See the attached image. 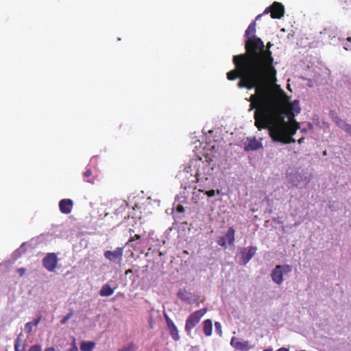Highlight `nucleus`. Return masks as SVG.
<instances>
[{"mask_svg":"<svg viewBox=\"0 0 351 351\" xmlns=\"http://www.w3.org/2000/svg\"><path fill=\"white\" fill-rule=\"evenodd\" d=\"M235 230L232 227H230L226 233L225 238L226 241L229 245H232L234 242Z\"/></svg>","mask_w":351,"mask_h":351,"instance_id":"obj_18","label":"nucleus"},{"mask_svg":"<svg viewBox=\"0 0 351 351\" xmlns=\"http://www.w3.org/2000/svg\"><path fill=\"white\" fill-rule=\"evenodd\" d=\"M203 331L206 336H210L213 332V323L209 319L203 322Z\"/></svg>","mask_w":351,"mask_h":351,"instance_id":"obj_15","label":"nucleus"},{"mask_svg":"<svg viewBox=\"0 0 351 351\" xmlns=\"http://www.w3.org/2000/svg\"><path fill=\"white\" fill-rule=\"evenodd\" d=\"M343 130H345L346 132L349 133L351 135V125L347 123L344 124L343 127L342 128Z\"/></svg>","mask_w":351,"mask_h":351,"instance_id":"obj_27","label":"nucleus"},{"mask_svg":"<svg viewBox=\"0 0 351 351\" xmlns=\"http://www.w3.org/2000/svg\"><path fill=\"white\" fill-rule=\"evenodd\" d=\"M226 238L223 237H221L217 241L218 245L225 248L226 247Z\"/></svg>","mask_w":351,"mask_h":351,"instance_id":"obj_23","label":"nucleus"},{"mask_svg":"<svg viewBox=\"0 0 351 351\" xmlns=\"http://www.w3.org/2000/svg\"><path fill=\"white\" fill-rule=\"evenodd\" d=\"M263 351H272L271 349H265Z\"/></svg>","mask_w":351,"mask_h":351,"instance_id":"obj_38","label":"nucleus"},{"mask_svg":"<svg viewBox=\"0 0 351 351\" xmlns=\"http://www.w3.org/2000/svg\"><path fill=\"white\" fill-rule=\"evenodd\" d=\"M330 117L332 119V121L339 128H342L346 121H344L342 119H341L335 110H331L329 112Z\"/></svg>","mask_w":351,"mask_h":351,"instance_id":"obj_14","label":"nucleus"},{"mask_svg":"<svg viewBox=\"0 0 351 351\" xmlns=\"http://www.w3.org/2000/svg\"><path fill=\"white\" fill-rule=\"evenodd\" d=\"M292 271V267L289 265H278L275 267L271 273V278L274 283L280 285L283 282V275Z\"/></svg>","mask_w":351,"mask_h":351,"instance_id":"obj_3","label":"nucleus"},{"mask_svg":"<svg viewBox=\"0 0 351 351\" xmlns=\"http://www.w3.org/2000/svg\"><path fill=\"white\" fill-rule=\"evenodd\" d=\"M26 271V269L24 267L19 268L17 269V272L19 274L20 276H23Z\"/></svg>","mask_w":351,"mask_h":351,"instance_id":"obj_31","label":"nucleus"},{"mask_svg":"<svg viewBox=\"0 0 351 351\" xmlns=\"http://www.w3.org/2000/svg\"><path fill=\"white\" fill-rule=\"evenodd\" d=\"M132 272V270L131 269H129L125 271V274L128 275V274H130Z\"/></svg>","mask_w":351,"mask_h":351,"instance_id":"obj_35","label":"nucleus"},{"mask_svg":"<svg viewBox=\"0 0 351 351\" xmlns=\"http://www.w3.org/2000/svg\"><path fill=\"white\" fill-rule=\"evenodd\" d=\"M206 311L207 308H204L193 312L188 317L185 324V330L187 333L189 334L191 330L197 326Z\"/></svg>","mask_w":351,"mask_h":351,"instance_id":"obj_5","label":"nucleus"},{"mask_svg":"<svg viewBox=\"0 0 351 351\" xmlns=\"http://www.w3.org/2000/svg\"><path fill=\"white\" fill-rule=\"evenodd\" d=\"M215 331L217 333H218L220 336L222 335V329L221 324L218 322H216L215 323Z\"/></svg>","mask_w":351,"mask_h":351,"instance_id":"obj_22","label":"nucleus"},{"mask_svg":"<svg viewBox=\"0 0 351 351\" xmlns=\"http://www.w3.org/2000/svg\"><path fill=\"white\" fill-rule=\"evenodd\" d=\"M104 256L110 261L120 263L123 256V247H117L114 251L107 250Z\"/></svg>","mask_w":351,"mask_h":351,"instance_id":"obj_8","label":"nucleus"},{"mask_svg":"<svg viewBox=\"0 0 351 351\" xmlns=\"http://www.w3.org/2000/svg\"><path fill=\"white\" fill-rule=\"evenodd\" d=\"M93 174L92 170L90 169H86L85 172L84 173V176L86 178L90 177Z\"/></svg>","mask_w":351,"mask_h":351,"instance_id":"obj_29","label":"nucleus"},{"mask_svg":"<svg viewBox=\"0 0 351 351\" xmlns=\"http://www.w3.org/2000/svg\"><path fill=\"white\" fill-rule=\"evenodd\" d=\"M304 140V138H303V137H302V138H300V139L298 140V143H299L300 144H301L302 143H303Z\"/></svg>","mask_w":351,"mask_h":351,"instance_id":"obj_36","label":"nucleus"},{"mask_svg":"<svg viewBox=\"0 0 351 351\" xmlns=\"http://www.w3.org/2000/svg\"><path fill=\"white\" fill-rule=\"evenodd\" d=\"M250 110L256 109L254 114V125L258 130H268L274 142L283 144L295 143L293 136L300 127L294 120V114L289 112L287 117L290 123L285 120V113L282 110L277 90L259 95H251Z\"/></svg>","mask_w":351,"mask_h":351,"instance_id":"obj_2","label":"nucleus"},{"mask_svg":"<svg viewBox=\"0 0 351 351\" xmlns=\"http://www.w3.org/2000/svg\"><path fill=\"white\" fill-rule=\"evenodd\" d=\"M129 232H130V233H132V232H134V230H133L132 229H130Z\"/></svg>","mask_w":351,"mask_h":351,"instance_id":"obj_40","label":"nucleus"},{"mask_svg":"<svg viewBox=\"0 0 351 351\" xmlns=\"http://www.w3.org/2000/svg\"><path fill=\"white\" fill-rule=\"evenodd\" d=\"M136 347L133 342L129 343L128 344L124 346L119 351H136Z\"/></svg>","mask_w":351,"mask_h":351,"instance_id":"obj_21","label":"nucleus"},{"mask_svg":"<svg viewBox=\"0 0 351 351\" xmlns=\"http://www.w3.org/2000/svg\"><path fill=\"white\" fill-rule=\"evenodd\" d=\"M271 42L265 46L260 38L245 40V53L233 56L235 69L228 72L227 78L234 80L239 78V88H254L253 95H259L277 90V71L274 66V59L270 51Z\"/></svg>","mask_w":351,"mask_h":351,"instance_id":"obj_1","label":"nucleus"},{"mask_svg":"<svg viewBox=\"0 0 351 351\" xmlns=\"http://www.w3.org/2000/svg\"><path fill=\"white\" fill-rule=\"evenodd\" d=\"M95 348V343L93 341H82L80 350L82 351H93Z\"/></svg>","mask_w":351,"mask_h":351,"instance_id":"obj_19","label":"nucleus"},{"mask_svg":"<svg viewBox=\"0 0 351 351\" xmlns=\"http://www.w3.org/2000/svg\"><path fill=\"white\" fill-rule=\"evenodd\" d=\"M141 238V237L139 234H135L133 237H130V238L129 241H128L127 244H129V243L134 241L135 240H138Z\"/></svg>","mask_w":351,"mask_h":351,"instance_id":"obj_28","label":"nucleus"},{"mask_svg":"<svg viewBox=\"0 0 351 351\" xmlns=\"http://www.w3.org/2000/svg\"><path fill=\"white\" fill-rule=\"evenodd\" d=\"M347 40H348V41L351 42V37H348V38H347Z\"/></svg>","mask_w":351,"mask_h":351,"instance_id":"obj_39","label":"nucleus"},{"mask_svg":"<svg viewBox=\"0 0 351 351\" xmlns=\"http://www.w3.org/2000/svg\"><path fill=\"white\" fill-rule=\"evenodd\" d=\"M45 351H56V349L53 347H49L46 348Z\"/></svg>","mask_w":351,"mask_h":351,"instance_id":"obj_33","label":"nucleus"},{"mask_svg":"<svg viewBox=\"0 0 351 351\" xmlns=\"http://www.w3.org/2000/svg\"><path fill=\"white\" fill-rule=\"evenodd\" d=\"M256 250L257 247L254 246L241 248L237 255V258L239 259V263L243 265H246L255 255Z\"/></svg>","mask_w":351,"mask_h":351,"instance_id":"obj_6","label":"nucleus"},{"mask_svg":"<svg viewBox=\"0 0 351 351\" xmlns=\"http://www.w3.org/2000/svg\"><path fill=\"white\" fill-rule=\"evenodd\" d=\"M72 316H73V313L70 312L69 313H68L66 316H64L61 319L60 323L62 324H65Z\"/></svg>","mask_w":351,"mask_h":351,"instance_id":"obj_24","label":"nucleus"},{"mask_svg":"<svg viewBox=\"0 0 351 351\" xmlns=\"http://www.w3.org/2000/svg\"><path fill=\"white\" fill-rule=\"evenodd\" d=\"M231 345L237 350L241 351H247L250 349L249 341L240 339L233 337L230 342Z\"/></svg>","mask_w":351,"mask_h":351,"instance_id":"obj_10","label":"nucleus"},{"mask_svg":"<svg viewBox=\"0 0 351 351\" xmlns=\"http://www.w3.org/2000/svg\"><path fill=\"white\" fill-rule=\"evenodd\" d=\"M205 194H206L208 197H213L215 195V191L213 189L206 191Z\"/></svg>","mask_w":351,"mask_h":351,"instance_id":"obj_30","label":"nucleus"},{"mask_svg":"<svg viewBox=\"0 0 351 351\" xmlns=\"http://www.w3.org/2000/svg\"><path fill=\"white\" fill-rule=\"evenodd\" d=\"M294 110H295L297 113H299V112H300V108H299V107H298V108H294Z\"/></svg>","mask_w":351,"mask_h":351,"instance_id":"obj_37","label":"nucleus"},{"mask_svg":"<svg viewBox=\"0 0 351 351\" xmlns=\"http://www.w3.org/2000/svg\"><path fill=\"white\" fill-rule=\"evenodd\" d=\"M114 289H112L108 284L104 285L99 291V295L102 297H107L114 293Z\"/></svg>","mask_w":351,"mask_h":351,"instance_id":"obj_16","label":"nucleus"},{"mask_svg":"<svg viewBox=\"0 0 351 351\" xmlns=\"http://www.w3.org/2000/svg\"><path fill=\"white\" fill-rule=\"evenodd\" d=\"M263 147L262 143L261 141L257 140L255 137L254 138H247V142L245 143V150L247 152L249 151H255Z\"/></svg>","mask_w":351,"mask_h":351,"instance_id":"obj_11","label":"nucleus"},{"mask_svg":"<svg viewBox=\"0 0 351 351\" xmlns=\"http://www.w3.org/2000/svg\"><path fill=\"white\" fill-rule=\"evenodd\" d=\"M28 351H42V347L40 345H34L31 346Z\"/></svg>","mask_w":351,"mask_h":351,"instance_id":"obj_25","label":"nucleus"},{"mask_svg":"<svg viewBox=\"0 0 351 351\" xmlns=\"http://www.w3.org/2000/svg\"><path fill=\"white\" fill-rule=\"evenodd\" d=\"M41 320V317H38L32 322H29L25 325V331L27 334H30L32 332L33 326H36Z\"/></svg>","mask_w":351,"mask_h":351,"instance_id":"obj_17","label":"nucleus"},{"mask_svg":"<svg viewBox=\"0 0 351 351\" xmlns=\"http://www.w3.org/2000/svg\"><path fill=\"white\" fill-rule=\"evenodd\" d=\"M58 261V257L55 253H49L43 259V264L49 271H53L57 267Z\"/></svg>","mask_w":351,"mask_h":351,"instance_id":"obj_7","label":"nucleus"},{"mask_svg":"<svg viewBox=\"0 0 351 351\" xmlns=\"http://www.w3.org/2000/svg\"><path fill=\"white\" fill-rule=\"evenodd\" d=\"M176 210L178 213H183L184 211V208L183 207V206L179 204L177 208H176Z\"/></svg>","mask_w":351,"mask_h":351,"instance_id":"obj_32","label":"nucleus"},{"mask_svg":"<svg viewBox=\"0 0 351 351\" xmlns=\"http://www.w3.org/2000/svg\"><path fill=\"white\" fill-rule=\"evenodd\" d=\"M87 181H88V182H91V183H93V181H90V180H88Z\"/></svg>","mask_w":351,"mask_h":351,"instance_id":"obj_41","label":"nucleus"},{"mask_svg":"<svg viewBox=\"0 0 351 351\" xmlns=\"http://www.w3.org/2000/svg\"><path fill=\"white\" fill-rule=\"evenodd\" d=\"M165 318L171 337L174 341H178L180 339V336L176 326L168 315H165Z\"/></svg>","mask_w":351,"mask_h":351,"instance_id":"obj_9","label":"nucleus"},{"mask_svg":"<svg viewBox=\"0 0 351 351\" xmlns=\"http://www.w3.org/2000/svg\"><path fill=\"white\" fill-rule=\"evenodd\" d=\"M277 351H289V350L285 348H280Z\"/></svg>","mask_w":351,"mask_h":351,"instance_id":"obj_34","label":"nucleus"},{"mask_svg":"<svg viewBox=\"0 0 351 351\" xmlns=\"http://www.w3.org/2000/svg\"><path fill=\"white\" fill-rule=\"evenodd\" d=\"M21 334H20L14 341V350L15 351H25V346L22 343L21 339Z\"/></svg>","mask_w":351,"mask_h":351,"instance_id":"obj_20","label":"nucleus"},{"mask_svg":"<svg viewBox=\"0 0 351 351\" xmlns=\"http://www.w3.org/2000/svg\"><path fill=\"white\" fill-rule=\"evenodd\" d=\"M66 351H78V348L76 345L75 339H73V343H71V347Z\"/></svg>","mask_w":351,"mask_h":351,"instance_id":"obj_26","label":"nucleus"},{"mask_svg":"<svg viewBox=\"0 0 351 351\" xmlns=\"http://www.w3.org/2000/svg\"><path fill=\"white\" fill-rule=\"evenodd\" d=\"M74 202L71 199H63L59 202V208L63 214H70L73 207Z\"/></svg>","mask_w":351,"mask_h":351,"instance_id":"obj_12","label":"nucleus"},{"mask_svg":"<svg viewBox=\"0 0 351 351\" xmlns=\"http://www.w3.org/2000/svg\"><path fill=\"white\" fill-rule=\"evenodd\" d=\"M256 34V21H253L250 24L245 32V37L247 38L246 40H250L254 38H257Z\"/></svg>","mask_w":351,"mask_h":351,"instance_id":"obj_13","label":"nucleus"},{"mask_svg":"<svg viewBox=\"0 0 351 351\" xmlns=\"http://www.w3.org/2000/svg\"><path fill=\"white\" fill-rule=\"evenodd\" d=\"M271 14L272 19H280L284 16L285 14V7L279 2L275 1L270 6L266 8L263 14L258 15L256 17V20H258L263 14Z\"/></svg>","mask_w":351,"mask_h":351,"instance_id":"obj_4","label":"nucleus"}]
</instances>
